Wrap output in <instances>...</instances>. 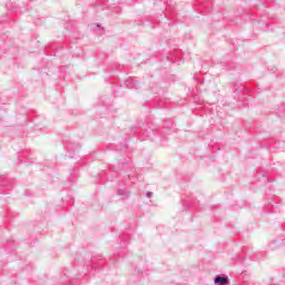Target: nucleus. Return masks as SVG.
<instances>
[{
  "label": "nucleus",
  "mask_w": 285,
  "mask_h": 285,
  "mask_svg": "<svg viewBox=\"0 0 285 285\" xmlns=\"http://www.w3.org/2000/svg\"><path fill=\"white\" fill-rule=\"evenodd\" d=\"M139 130H141L142 135L145 137L144 139L150 138V135H153L155 132V129L149 124H147V125L138 124L137 126L131 127L132 135H139L140 134Z\"/></svg>",
  "instance_id": "1"
},
{
  "label": "nucleus",
  "mask_w": 285,
  "mask_h": 285,
  "mask_svg": "<svg viewBox=\"0 0 285 285\" xmlns=\"http://www.w3.org/2000/svg\"><path fill=\"white\" fill-rule=\"evenodd\" d=\"M115 168L116 170L127 173V176L130 177V174H128V170H130V156H127V158H119Z\"/></svg>",
  "instance_id": "2"
},
{
  "label": "nucleus",
  "mask_w": 285,
  "mask_h": 285,
  "mask_svg": "<svg viewBox=\"0 0 285 285\" xmlns=\"http://www.w3.org/2000/svg\"><path fill=\"white\" fill-rule=\"evenodd\" d=\"M101 266H104V259L101 258H91L90 262L85 263L87 273H90V271H97V268H101Z\"/></svg>",
  "instance_id": "3"
},
{
  "label": "nucleus",
  "mask_w": 285,
  "mask_h": 285,
  "mask_svg": "<svg viewBox=\"0 0 285 285\" xmlns=\"http://www.w3.org/2000/svg\"><path fill=\"white\" fill-rule=\"evenodd\" d=\"M63 146L67 149L68 157L72 159L75 157V153L79 150V145L77 142H72L71 140H63Z\"/></svg>",
  "instance_id": "4"
},
{
  "label": "nucleus",
  "mask_w": 285,
  "mask_h": 285,
  "mask_svg": "<svg viewBox=\"0 0 285 285\" xmlns=\"http://www.w3.org/2000/svg\"><path fill=\"white\" fill-rule=\"evenodd\" d=\"M232 90L236 99H242V95H246V87L242 83H235Z\"/></svg>",
  "instance_id": "5"
},
{
  "label": "nucleus",
  "mask_w": 285,
  "mask_h": 285,
  "mask_svg": "<svg viewBox=\"0 0 285 285\" xmlns=\"http://www.w3.org/2000/svg\"><path fill=\"white\" fill-rule=\"evenodd\" d=\"M10 188H12V183L6 176H0V195H3L2 190H10Z\"/></svg>",
  "instance_id": "6"
},
{
  "label": "nucleus",
  "mask_w": 285,
  "mask_h": 285,
  "mask_svg": "<svg viewBox=\"0 0 285 285\" xmlns=\"http://www.w3.org/2000/svg\"><path fill=\"white\" fill-rule=\"evenodd\" d=\"M125 86L129 90H139V81L135 80V78H128L125 80Z\"/></svg>",
  "instance_id": "7"
},
{
  "label": "nucleus",
  "mask_w": 285,
  "mask_h": 285,
  "mask_svg": "<svg viewBox=\"0 0 285 285\" xmlns=\"http://www.w3.org/2000/svg\"><path fill=\"white\" fill-rule=\"evenodd\" d=\"M214 284H216V285H229L230 279L228 278V276H225V275H216L214 277Z\"/></svg>",
  "instance_id": "8"
},
{
  "label": "nucleus",
  "mask_w": 285,
  "mask_h": 285,
  "mask_svg": "<svg viewBox=\"0 0 285 285\" xmlns=\"http://www.w3.org/2000/svg\"><path fill=\"white\" fill-rule=\"evenodd\" d=\"M118 197H120L121 202L128 199V197H130V190L124 188V187H119L118 191H117Z\"/></svg>",
  "instance_id": "9"
},
{
  "label": "nucleus",
  "mask_w": 285,
  "mask_h": 285,
  "mask_svg": "<svg viewBox=\"0 0 285 285\" xmlns=\"http://www.w3.org/2000/svg\"><path fill=\"white\" fill-rule=\"evenodd\" d=\"M78 176L79 173L77 171V169H72V171L70 173L69 181H71V184H75V181H77Z\"/></svg>",
  "instance_id": "10"
},
{
  "label": "nucleus",
  "mask_w": 285,
  "mask_h": 285,
  "mask_svg": "<svg viewBox=\"0 0 285 285\" xmlns=\"http://www.w3.org/2000/svg\"><path fill=\"white\" fill-rule=\"evenodd\" d=\"M195 204H197V199L195 198H186L184 200V206L190 207V206H195Z\"/></svg>",
  "instance_id": "11"
},
{
  "label": "nucleus",
  "mask_w": 285,
  "mask_h": 285,
  "mask_svg": "<svg viewBox=\"0 0 285 285\" xmlns=\"http://www.w3.org/2000/svg\"><path fill=\"white\" fill-rule=\"evenodd\" d=\"M116 150H118V153H127V150H128V145H126V144L117 145V146H116Z\"/></svg>",
  "instance_id": "12"
},
{
  "label": "nucleus",
  "mask_w": 285,
  "mask_h": 285,
  "mask_svg": "<svg viewBox=\"0 0 285 285\" xmlns=\"http://www.w3.org/2000/svg\"><path fill=\"white\" fill-rule=\"evenodd\" d=\"M101 101H102V106H105L106 108L112 106V100H107L106 97H102Z\"/></svg>",
  "instance_id": "13"
},
{
  "label": "nucleus",
  "mask_w": 285,
  "mask_h": 285,
  "mask_svg": "<svg viewBox=\"0 0 285 285\" xmlns=\"http://www.w3.org/2000/svg\"><path fill=\"white\" fill-rule=\"evenodd\" d=\"M146 197H147L148 199H150V197H153V191H147V193H146Z\"/></svg>",
  "instance_id": "14"
},
{
  "label": "nucleus",
  "mask_w": 285,
  "mask_h": 285,
  "mask_svg": "<svg viewBox=\"0 0 285 285\" xmlns=\"http://www.w3.org/2000/svg\"><path fill=\"white\" fill-rule=\"evenodd\" d=\"M153 92H155L156 95H159V90H157L155 87H151Z\"/></svg>",
  "instance_id": "15"
},
{
  "label": "nucleus",
  "mask_w": 285,
  "mask_h": 285,
  "mask_svg": "<svg viewBox=\"0 0 285 285\" xmlns=\"http://www.w3.org/2000/svg\"><path fill=\"white\" fill-rule=\"evenodd\" d=\"M156 108H164V102L158 104Z\"/></svg>",
  "instance_id": "16"
},
{
  "label": "nucleus",
  "mask_w": 285,
  "mask_h": 285,
  "mask_svg": "<svg viewBox=\"0 0 285 285\" xmlns=\"http://www.w3.org/2000/svg\"><path fill=\"white\" fill-rule=\"evenodd\" d=\"M19 164H23V160L21 158H18Z\"/></svg>",
  "instance_id": "17"
},
{
  "label": "nucleus",
  "mask_w": 285,
  "mask_h": 285,
  "mask_svg": "<svg viewBox=\"0 0 285 285\" xmlns=\"http://www.w3.org/2000/svg\"><path fill=\"white\" fill-rule=\"evenodd\" d=\"M167 61H173V59H170V57H167Z\"/></svg>",
  "instance_id": "18"
}]
</instances>
